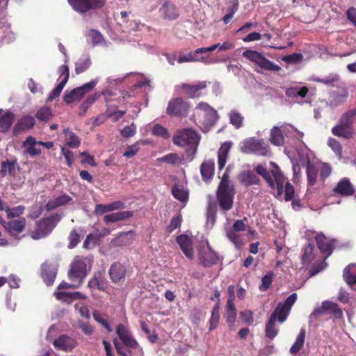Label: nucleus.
Here are the masks:
<instances>
[{
	"instance_id": "nucleus-40",
	"label": "nucleus",
	"mask_w": 356,
	"mask_h": 356,
	"mask_svg": "<svg viewBox=\"0 0 356 356\" xmlns=\"http://www.w3.org/2000/svg\"><path fill=\"white\" fill-rule=\"evenodd\" d=\"M228 115L229 123L236 129H239L243 126L244 118L238 111L232 109L229 112Z\"/></svg>"
},
{
	"instance_id": "nucleus-17",
	"label": "nucleus",
	"mask_w": 356,
	"mask_h": 356,
	"mask_svg": "<svg viewBox=\"0 0 356 356\" xmlns=\"http://www.w3.org/2000/svg\"><path fill=\"white\" fill-rule=\"evenodd\" d=\"M116 332L124 345L131 348H136L138 346L136 341L134 339L130 332L123 324L118 325Z\"/></svg>"
},
{
	"instance_id": "nucleus-9",
	"label": "nucleus",
	"mask_w": 356,
	"mask_h": 356,
	"mask_svg": "<svg viewBox=\"0 0 356 356\" xmlns=\"http://www.w3.org/2000/svg\"><path fill=\"white\" fill-rule=\"evenodd\" d=\"M97 82V79H93L81 87L70 91L67 90L63 97L64 102L69 104L79 100L86 93L90 92L95 87Z\"/></svg>"
},
{
	"instance_id": "nucleus-7",
	"label": "nucleus",
	"mask_w": 356,
	"mask_h": 356,
	"mask_svg": "<svg viewBox=\"0 0 356 356\" xmlns=\"http://www.w3.org/2000/svg\"><path fill=\"white\" fill-rule=\"evenodd\" d=\"M87 264L86 259L76 257L71 264L68 272L69 279L72 282H76L73 286H79L86 276Z\"/></svg>"
},
{
	"instance_id": "nucleus-37",
	"label": "nucleus",
	"mask_w": 356,
	"mask_h": 356,
	"mask_svg": "<svg viewBox=\"0 0 356 356\" xmlns=\"http://www.w3.org/2000/svg\"><path fill=\"white\" fill-rule=\"evenodd\" d=\"M324 307L326 314H332L335 318H341L343 315L341 309L337 303L324 301Z\"/></svg>"
},
{
	"instance_id": "nucleus-23",
	"label": "nucleus",
	"mask_w": 356,
	"mask_h": 356,
	"mask_svg": "<svg viewBox=\"0 0 356 356\" xmlns=\"http://www.w3.org/2000/svg\"><path fill=\"white\" fill-rule=\"evenodd\" d=\"M24 152L31 156H35L41 153L39 142L32 137H28L22 144Z\"/></svg>"
},
{
	"instance_id": "nucleus-24",
	"label": "nucleus",
	"mask_w": 356,
	"mask_h": 356,
	"mask_svg": "<svg viewBox=\"0 0 356 356\" xmlns=\"http://www.w3.org/2000/svg\"><path fill=\"white\" fill-rule=\"evenodd\" d=\"M57 274V268L54 265L44 263L42 265V276L47 285H51Z\"/></svg>"
},
{
	"instance_id": "nucleus-45",
	"label": "nucleus",
	"mask_w": 356,
	"mask_h": 356,
	"mask_svg": "<svg viewBox=\"0 0 356 356\" xmlns=\"http://www.w3.org/2000/svg\"><path fill=\"white\" fill-rule=\"evenodd\" d=\"M91 65V60L89 56H86L79 59L75 65V72L76 74H81L88 70Z\"/></svg>"
},
{
	"instance_id": "nucleus-2",
	"label": "nucleus",
	"mask_w": 356,
	"mask_h": 356,
	"mask_svg": "<svg viewBox=\"0 0 356 356\" xmlns=\"http://www.w3.org/2000/svg\"><path fill=\"white\" fill-rule=\"evenodd\" d=\"M228 170L229 168L222 175L217 190V199L220 207L224 211H229L232 208L235 193L234 185L229 180Z\"/></svg>"
},
{
	"instance_id": "nucleus-34",
	"label": "nucleus",
	"mask_w": 356,
	"mask_h": 356,
	"mask_svg": "<svg viewBox=\"0 0 356 356\" xmlns=\"http://www.w3.org/2000/svg\"><path fill=\"white\" fill-rule=\"evenodd\" d=\"M172 194L173 197L181 202H185L188 200V193L185 188L179 184H175L172 188Z\"/></svg>"
},
{
	"instance_id": "nucleus-43",
	"label": "nucleus",
	"mask_w": 356,
	"mask_h": 356,
	"mask_svg": "<svg viewBox=\"0 0 356 356\" xmlns=\"http://www.w3.org/2000/svg\"><path fill=\"white\" fill-rule=\"evenodd\" d=\"M202 49H204V47L197 48L193 53L194 58L197 59V60H195V62L202 63H204V64H207V65L212 64V63H216L215 60L209 58V57L207 55V52L202 51Z\"/></svg>"
},
{
	"instance_id": "nucleus-62",
	"label": "nucleus",
	"mask_w": 356,
	"mask_h": 356,
	"mask_svg": "<svg viewBox=\"0 0 356 356\" xmlns=\"http://www.w3.org/2000/svg\"><path fill=\"white\" fill-rule=\"evenodd\" d=\"M152 133L155 136H161L163 138H168L170 136L168 130L159 124H156L154 126Z\"/></svg>"
},
{
	"instance_id": "nucleus-49",
	"label": "nucleus",
	"mask_w": 356,
	"mask_h": 356,
	"mask_svg": "<svg viewBox=\"0 0 356 356\" xmlns=\"http://www.w3.org/2000/svg\"><path fill=\"white\" fill-rule=\"evenodd\" d=\"M282 131L286 136L302 138L303 133L299 131L296 128L291 124H286L282 126Z\"/></svg>"
},
{
	"instance_id": "nucleus-27",
	"label": "nucleus",
	"mask_w": 356,
	"mask_h": 356,
	"mask_svg": "<svg viewBox=\"0 0 356 356\" xmlns=\"http://www.w3.org/2000/svg\"><path fill=\"white\" fill-rule=\"evenodd\" d=\"M232 142H225L220 146V149H218V165L219 170H222L225 167L227 163L228 153L232 147Z\"/></svg>"
},
{
	"instance_id": "nucleus-20",
	"label": "nucleus",
	"mask_w": 356,
	"mask_h": 356,
	"mask_svg": "<svg viewBox=\"0 0 356 356\" xmlns=\"http://www.w3.org/2000/svg\"><path fill=\"white\" fill-rule=\"evenodd\" d=\"M26 219L19 218L17 220H13L4 225L6 229L13 236H17L21 233L25 227Z\"/></svg>"
},
{
	"instance_id": "nucleus-53",
	"label": "nucleus",
	"mask_w": 356,
	"mask_h": 356,
	"mask_svg": "<svg viewBox=\"0 0 356 356\" xmlns=\"http://www.w3.org/2000/svg\"><path fill=\"white\" fill-rule=\"evenodd\" d=\"M328 145L336 153L339 159L342 157V147L340 143L334 138L328 140Z\"/></svg>"
},
{
	"instance_id": "nucleus-5",
	"label": "nucleus",
	"mask_w": 356,
	"mask_h": 356,
	"mask_svg": "<svg viewBox=\"0 0 356 356\" xmlns=\"http://www.w3.org/2000/svg\"><path fill=\"white\" fill-rule=\"evenodd\" d=\"M60 214H54L38 222L35 229L31 232V238L34 240L40 239L50 234L58 222L61 220Z\"/></svg>"
},
{
	"instance_id": "nucleus-31",
	"label": "nucleus",
	"mask_w": 356,
	"mask_h": 356,
	"mask_svg": "<svg viewBox=\"0 0 356 356\" xmlns=\"http://www.w3.org/2000/svg\"><path fill=\"white\" fill-rule=\"evenodd\" d=\"M343 277L346 283L352 286L356 284V264L348 265L344 270Z\"/></svg>"
},
{
	"instance_id": "nucleus-19",
	"label": "nucleus",
	"mask_w": 356,
	"mask_h": 356,
	"mask_svg": "<svg viewBox=\"0 0 356 356\" xmlns=\"http://www.w3.org/2000/svg\"><path fill=\"white\" fill-rule=\"evenodd\" d=\"M280 308L281 305L276 307L266 326V334L267 337L271 339L275 338L277 334V330L275 328V323L276 321H278V311L280 309Z\"/></svg>"
},
{
	"instance_id": "nucleus-1",
	"label": "nucleus",
	"mask_w": 356,
	"mask_h": 356,
	"mask_svg": "<svg viewBox=\"0 0 356 356\" xmlns=\"http://www.w3.org/2000/svg\"><path fill=\"white\" fill-rule=\"evenodd\" d=\"M193 118L204 132H207L219 119L216 110L206 102H200L194 108Z\"/></svg>"
},
{
	"instance_id": "nucleus-4",
	"label": "nucleus",
	"mask_w": 356,
	"mask_h": 356,
	"mask_svg": "<svg viewBox=\"0 0 356 356\" xmlns=\"http://www.w3.org/2000/svg\"><path fill=\"white\" fill-rule=\"evenodd\" d=\"M240 150L245 154H255L264 156L271 154L269 145L263 139L254 137L244 140L241 143Z\"/></svg>"
},
{
	"instance_id": "nucleus-48",
	"label": "nucleus",
	"mask_w": 356,
	"mask_h": 356,
	"mask_svg": "<svg viewBox=\"0 0 356 356\" xmlns=\"http://www.w3.org/2000/svg\"><path fill=\"white\" fill-rule=\"evenodd\" d=\"M308 92V89L306 87H293L288 88L286 94L289 97H304L306 96Z\"/></svg>"
},
{
	"instance_id": "nucleus-39",
	"label": "nucleus",
	"mask_w": 356,
	"mask_h": 356,
	"mask_svg": "<svg viewBox=\"0 0 356 356\" xmlns=\"http://www.w3.org/2000/svg\"><path fill=\"white\" fill-rule=\"evenodd\" d=\"M88 36L92 41L93 46H104L108 45V42L104 40L102 34L97 30L91 29L89 31Z\"/></svg>"
},
{
	"instance_id": "nucleus-16",
	"label": "nucleus",
	"mask_w": 356,
	"mask_h": 356,
	"mask_svg": "<svg viewBox=\"0 0 356 356\" xmlns=\"http://www.w3.org/2000/svg\"><path fill=\"white\" fill-rule=\"evenodd\" d=\"M76 345V341L67 335H62L54 341V346L56 348L66 352L71 351Z\"/></svg>"
},
{
	"instance_id": "nucleus-51",
	"label": "nucleus",
	"mask_w": 356,
	"mask_h": 356,
	"mask_svg": "<svg viewBox=\"0 0 356 356\" xmlns=\"http://www.w3.org/2000/svg\"><path fill=\"white\" fill-rule=\"evenodd\" d=\"M313 251L314 247L309 243L305 248L302 257L303 264L308 265L314 259Z\"/></svg>"
},
{
	"instance_id": "nucleus-26",
	"label": "nucleus",
	"mask_w": 356,
	"mask_h": 356,
	"mask_svg": "<svg viewBox=\"0 0 356 356\" xmlns=\"http://www.w3.org/2000/svg\"><path fill=\"white\" fill-rule=\"evenodd\" d=\"M134 239V232L129 231L119 234L117 237L112 240L111 244L113 246H124L131 245Z\"/></svg>"
},
{
	"instance_id": "nucleus-64",
	"label": "nucleus",
	"mask_w": 356,
	"mask_h": 356,
	"mask_svg": "<svg viewBox=\"0 0 356 356\" xmlns=\"http://www.w3.org/2000/svg\"><path fill=\"white\" fill-rule=\"evenodd\" d=\"M74 308L79 312L80 316L86 319L90 318V312L88 308L83 304H75Z\"/></svg>"
},
{
	"instance_id": "nucleus-54",
	"label": "nucleus",
	"mask_w": 356,
	"mask_h": 356,
	"mask_svg": "<svg viewBox=\"0 0 356 356\" xmlns=\"http://www.w3.org/2000/svg\"><path fill=\"white\" fill-rule=\"evenodd\" d=\"M56 298L64 302L70 303L72 301V293L56 291L54 292Z\"/></svg>"
},
{
	"instance_id": "nucleus-60",
	"label": "nucleus",
	"mask_w": 356,
	"mask_h": 356,
	"mask_svg": "<svg viewBox=\"0 0 356 356\" xmlns=\"http://www.w3.org/2000/svg\"><path fill=\"white\" fill-rule=\"evenodd\" d=\"M219 321V311L218 307H216L211 312V316L210 318V330H213L217 327Z\"/></svg>"
},
{
	"instance_id": "nucleus-55",
	"label": "nucleus",
	"mask_w": 356,
	"mask_h": 356,
	"mask_svg": "<svg viewBox=\"0 0 356 356\" xmlns=\"http://www.w3.org/2000/svg\"><path fill=\"white\" fill-rule=\"evenodd\" d=\"M273 273L268 272L261 278V283L259 285V289L262 291H266L270 286L273 281Z\"/></svg>"
},
{
	"instance_id": "nucleus-33",
	"label": "nucleus",
	"mask_w": 356,
	"mask_h": 356,
	"mask_svg": "<svg viewBox=\"0 0 356 356\" xmlns=\"http://www.w3.org/2000/svg\"><path fill=\"white\" fill-rule=\"evenodd\" d=\"M131 216L132 213L130 211H120L105 216L104 220L106 223L115 222L129 218Z\"/></svg>"
},
{
	"instance_id": "nucleus-58",
	"label": "nucleus",
	"mask_w": 356,
	"mask_h": 356,
	"mask_svg": "<svg viewBox=\"0 0 356 356\" xmlns=\"http://www.w3.org/2000/svg\"><path fill=\"white\" fill-rule=\"evenodd\" d=\"M161 162H164L168 164H176L181 161V159L177 154H169L159 159Z\"/></svg>"
},
{
	"instance_id": "nucleus-32",
	"label": "nucleus",
	"mask_w": 356,
	"mask_h": 356,
	"mask_svg": "<svg viewBox=\"0 0 356 356\" xmlns=\"http://www.w3.org/2000/svg\"><path fill=\"white\" fill-rule=\"evenodd\" d=\"M71 200V197L67 195H63L58 197L49 200L46 204L47 211H51L58 207L65 204Z\"/></svg>"
},
{
	"instance_id": "nucleus-35",
	"label": "nucleus",
	"mask_w": 356,
	"mask_h": 356,
	"mask_svg": "<svg viewBox=\"0 0 356 356\" xmlns=\"http://www.w3.org/2000/svg\"><path fill=\"white\" fill-rule=\"evenodd\" d=\"M214 170V162L211 160H208L204 161L200 168V172L204 180L210 179L213 175Z\"/></svg>"
},
{
	"instance_id": "nucleus-12",
	"label": "nucleus",
	"mask_w": 356,
	"mask_h": 356,
	"mask_svg": "<svg viewBox=\"0 0 356 356\" xmlns=\"http://www.w3.org/2000/svg\"><path fill=\"white\" fill-rule=\"evenodd\" d=\"M228 300L226 306L225 317L230 329L234 330V323L236 320V311L234 307V300L235 299V288L233 285L228 287Z\"/></svg>"
},
{
	"instance_id": "nucleus-3",
	"label": "nucleus",
	"mask_w": 356,
	"mask_h": 356,
	"mask_svg": "<svg viewBox=\"0 0 356 356\" xmlns=\"http://www.w3.org/2000/svg\"><path fill=\"white\" fill-rule=\"evenodd\" d=\"M270 165L273 166L270 173L262 165H258L256 167V172L264 177L270 188H277V193L280 195L282 192L285 178L275 163L270 162Z\"/></svg>"
},
{
	"instance_id": "nucleus-8",
	"label": "nucleus",
	"mask_w": 356,
	"mask_h": 356,
	"mask_svg": "<svg viewBox=\"0 0 356 356\" xmlns=\"http://www.w3.org/2000/svg\"><path fill=\"white\" fill-rule=\"evenodd\" d=\"M243 56L264 70L273 72H279L281 70L278 65L269 60L258 51L247 50L243 53Z\"/></svg>"
},
{
	"instance_id": "nucleus-47",
	"label": "nucleus",
	"mask_w": 356,
	"mask_h": 356,
	"mask_svg": "<svg viewBox=\"0 0 356 356\" xmlns=\"http://www.w3.org/2000/svg\"><path fill=\"white\" fill-rule=\"evenodd\" d=\"M35 117L40 121H48L52 117L51 110L49 107H42L37 111Z\"/></svg>"
},
{
	"instance_id": "nucleus-44",
	"label": "nucleus",
	"mask_w": 356,
	"mask_h": 356,
	"mask_svg": "<svg viewBox=\"0 0 356 356\" xmlns=\"http://www.w3.org/2000/svg\"><path fill=\"white\" fill-rule=\"evenodd\" d=\"M306 168L308 184L313 186L316 181L318 169L314 163L309 164Z\"/></svg>"
},
{
	"instance_id": "nucleus-52",
	"label": "nucleus",
	"mask_w": 356,
	"mask_h": 356,
	"mask_svg": "<svg viewBox=\"0 0 356 356\" xmlns=\"http://www.w3.org/2000/svg\"><path fill=\"white\" fill-rule=\"evenodd\" d=\"M24 210L25 207L22 205H19L13 208H10L8 207L6 211V215L8 218L19 217L22 214H23Z\"/></svg>"
},
{
	"instance_id": "nucleus-56",
	"label": "nucleus",
	"mask_w": 356,
	"mask_h": 356,
	"mask_svg": "<svg viewBox=\"0 0 356 356\" xmlns=\"http://www.w3.org/2000/svg\"><path fill=\"white\" fill-rule=\"evenodd\" d=\"M352 127L353 123L356 120V108H353L346 112L340 118Z\"/></svg>"
},
{
	"instance_id": "nucleus-18",
	"label": "nucleus",
	"mask_w": 356,
	"mask_h": 356,
	"mask_svg": "<svg viewBox=\"0 0 356 356\" xmlns=\"http://www.w3.org/2000/svg\"><path fill=\"white\" fill-rule=\"evenodd\" d=\"M332 133L338 137L350 138L353 134V131L350 124L340 119L339 124L332 129Z\"/></svg>"
},
{
	"instance_id": "nucleus-21",
	"label": "nucleus",
	"mask_w": 356,
	"mask_h": 356,
	"mask_svg": "<svg viewBox=\"0 0 356 356\" xmlns=\"http://www.w3.org/2000/svg\"><path fill=\"white\" fill-rule=\"evenodd\" d=\"M160 15L166 19H175L178 17L176 7L170 1H165L159 9Z\"/></svg>"
},
{
	"instance_id": "nucleus-29",
	"label": "nucleus",
	"mask_w": 356,
	"mask_h": 356,
	"mask_svg": "<svg viewBox=\"0 0 356 356\" xmlns=\"http://www.w3.org/2000/svg\"><path fill=\"white\" fill-rule=\"evenodd\" d=\"M109 274L111 280L115 282H118L124 278L125 268L120 263H114L110 268Z\"/></svg>"
},
{
	"instance_id": "nucleus-22",
	"label": "nucleus",
	"mask_w": 356,
	"mask_h": 356,
	"mask_svg": "<svg viewBox=\"0 0 356 356\" xmlns=\"http://www.w3.org/2000/svg\"><path fill=\"white\" fill-rule=\"evenodd\" d=\"M35 124V119L31 115H25L19 119L13 128V134L17 135L20 131L31 129Z\"/></svg>"
},
{
	"instance_id": "nucleus-42",
	"label": "nucleus",
	"mask_w": 356,
	"mask_h": 356,
	"mask_svg": "<svg viewBox=\"0 0 356 356\" xmlns=\"http://www.w3.org/2000/svg\"><path fill=\"white\" fill-rule=\"evenodd\" d=\"M305 334L306 333L305 329L302 328L296 339L295 343L292 345V346L290 348V353L291 354H296L302 348V347L304 345Z\"/></svg>"
},
{
	"instance_id": "nucleus-30",
	"label": "nucleus",
	"mask_w": 356,
	"mask_h": 356,
	"mask_svg": "<svg viewBox=\"0 0 356 356\" xmlns=\"http://www.w3.org/2000/svg\"><path fill=\"white\" fill-rule=\"evenodd\" d=\"M334 191L342 195H351L355 192L353 185L347 179H341Z\"/></svg>"
},
{
	"instance_id": "nucleus-50",
	"label": "nucleus",
	"mask_w": 356,
	"mask_h": 356,
	"mask_svg": "<svg viewBox=\"0 0 356 356\" xmlns=\"http://www.w3.org/2000/svg\"><path fill=\"white\" fill-rule=\"evenodd\" d=\"M67 143L66 145L70 147L76 148L80 145V140L79 138L72 131H65Z\"/></svg>"
},
{
	"instance_id": "nucleus-10",
	"label": "nucleus",
	"mask_w": 356,
	"mask_h": 356,
	"mask_svg": "<svg viewBox=\"0 0 356 356\" xmlns=\"http://www.w3.org/2000/svg\"><path fill=\"white\" fill-rule=\"evenodd\" d=\"M189 104L182 98L177 97L171 99L168 104L166 113L170 115L184 116L189 110Z\"/></svg>"
},
{
	"instance_id": "nucleus-14",
	"label": "nucleus",
	"mask_w": 356,
	"mask_h": 356,
	"mask_svg": "<svg viewBox=\"0 0 356 356\" xmlns=\"http://www.w3.org/2000/svg\"><path fill=\"white\" fill-rule=\"evenodd\" d=\"M297 300V294L292 293L290 295L284 303H279L277 307L281 305L280 309L278 311L279 318L278 322L282 323L289 314L292 305L296 302Z\"/></svg>"
},
{
	"instance_id": "nucleus-38",
	"label": "nucleus",
	"mask_w": 356,
	"mask_h": 356,
	"mask_svg": "<svg viewBox=\"0 0 356 356\" xmlns=\"http://www.w3.org/2000/svg\"><path fill=\"white\" fill-rule=\"evenodd\" d=\"M225 235L237 249L241 248L243 245V242L240 234H238V232L231 228H227L225 230Z\"/></svg>"
},
{
	"instance_id": "nucleus-61",
	"label": "nucleus",
	"mask_w": 356,
	"mask_h": 356,
	"mask_svg": "<svg viewBox=\"0 0 356 356\" xmlns=\"http://www.w3.org/2000/svg\"><path fill=\"white\" fill-rule=\"evenodd\" d=\"M65 81H61L60 83L51 92L48 97V101L51 102L58 97L65 86Z\"/></svg>"
},
{
	"instance_id": "nucleus-6",
	"label": "nucleus",
	"mask_w": 356,
	"mask_h": 356,
	"mask_svg": "<svg viewBox=\"0 0 356 356\" xmlns=\"http://www.w3.org/2000/svg\"><path fill=\"white\" fill-rule=\"evenodd\" d=\"M173 143L177 146L197 147L199 143V137L197 132L190 128L177 130L175 134Z\"/></svg>"
},
{
	"instance_id": "nucleus-63",
	"label": "nucleus",
	"mask_w": 356,
	"mask_h": 356,
	"mask_svg": "<svg viewBox=\"0 0 356 356\" xmlns=\"http://www.w3.org/2000/svg\"><path fill=\"white\" fill-rule=\"evenodd\" d=\"M136 131V126L132 123L131 125L126 126L121 130V134L123 137L129 138L133 136Z\"/></svg>"
},
{
	"instance_id": "nucleus-59",
	"label": "nucleus",
	"mask_w": 356,
	"mask_h": 356,
	"mask_svg": "<svg viewBox=\"0 0 356 356\" xmlns=\"http://www.w3.org/2000/svg\"><path fill=\"white\" fill-rule=\"evenodd\" d=\"M93 318L97 322L99 323L102 326H104L108 332L112 331V328L108 323L107 321L104 318L102 314L99 312L95 311L93 312Z\"/></svg>"
},
{
	"instance_id": "nucleus-46",
	"label": "nucleus",
	"mask_w": 356,
	"mask_h": 356,
	"mask_svg": "<svg viewBox=\"0 0 356 356\" xmlns=\"http://www.w3.org/2000/svg\"><path fill=\"white\" fill-rule=\"evenodd\" d=\"M0 172L2 175V176H6V175H15V162H12L8 160L3 161L1 163Z\"/></svg>"
},
{
	"instance_id": "nucleus-57",
	"label": "nucleus",
	"mask_w": 356,
	"mask_h": 356,
	"mask_svg": "<svg viewBox=\"0 0 356 356\" xmlns=\"http://www.w3.org/2000/svg\"><path fill=\"white\" fill-rule=\"evenodd\" d=\"M339 76L337 74H331L323 79H315L317 82L323 83L327 86H332L334 83L339 81Z\"/></svg>"
},
{
	"instance_id": "nucleus-15",
	"label": "nucleus",
	"mask_w": 356,
	"mask_h": 356,
	"mask_svg": "<svg viewBox=\"0 0 356 356\" xmlns=\"http://www.w3.org/2000/svg\"><path fill=\"white\" fill-rule=\"evenodd\" d=\"M177 242L184 255L188 259H193L194 257V251L192 239L186 235H180L177 236Z\"/></svg>"
},
{
	"instance_id": "nucleus-13",
	"label": "nucleus",
	"mask_w": 356,
	"mask_h": 356,
	"mask_svg": "<svg viewBox=\"0 0 356 356\" xmlns=\"http://www.w3.org/2000/svg\"><path fill=\"white\" fill-rule=\"evenodd\" d=\"M198 258L200 263L204 266H209L214 264L218 257L208 245L202 246L198 252Z\"/></svg>"
},
{
	"instance_id": "nucleus-36",
	"label": "nucleus",
	"mask_w": 356,
	"mask_h": 356,
	"mask_svg": "<svg viewBox=\"0 0 356 356\" xmlns=\"http://www.w3.org/2000/svg\"><path fill=\"white\" fill-rule=\"evenodd\" d=\"M238 179L240 181L246 186L258 184L259 183V179L257 175L250 171L241 173Z\"/></svg>"
},
{
	"instance_id": "nucleus-28",
	"label": "nucleus",
	"mask_w": 356,
	"mask_h": 356,
	"mask_svg": "<svg viewBox=\"0 0 356 356\" xmlns=\"http://www.w3.org/2000/svg\"><path fill=\"white\" fill-rule=\"evenodd\" d=\"M207 87V81L200 82L197 85H189L183 83L181 88L191 97L194 98L200 95L199 91Z\"/></svg>"
},
{
	"instance_id": "nucleus-41",
	"label": "nucleus",
	"mask_w": 356,
	"mask_h": 356,
	"mask_svg": "<svg viewBox=\"0 0 356 356\" xmlns=\"http://www.w3.org/2000/svg\"><path fill=\"white\" fill-rule=\"evenodd\" d=\"M282 130L278 127H274L270 131V141L276 146H281L284 144V136Z\"/></svg>"
},
{
	"instance_id": "nucleus-25",
	"label": "nucleus",
	"mask_w": 356,
	"mask_h": 356,
	"mask_svg": "<svg viewBox=\"0 0 356 356\" xmlns=\"http://www.w3.org/2000/svg\"><path fill=\"white\" fill-rule=\"evenodd\" d=\"M315 240L321 252L327 254V256L331 254L333 246L331 241L322 233L317 234L315 236Z\"/></svg>"
},
{
	"instance_id": "nucleus-11",
	"label": "nucleus",
	"mask_w": 356,
	"mask_h": 356,
	"mask_svg": "<svg viewBox=\"0 0 356 356\" xmlns=\"http://www.w3.org/2000/svg\"><path fill=\"white\" fill-rule=\"evenodd\" d=\"M69 4L76 12L84 13L91 9L104 6L102 0H67Z\"/></svg>"
}]
</instances>
